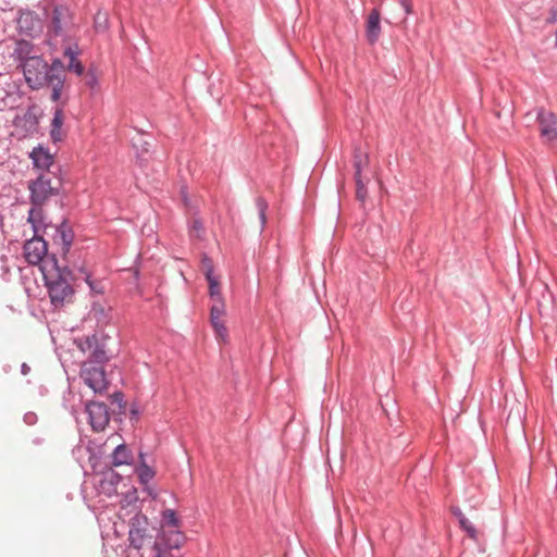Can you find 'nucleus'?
Returning a JSON list of instances; mask_svg holds the SVG:
<instances>
[{
  "mask_svg": "<svg viewBox=\"0 0 557 557\" xmlns=\"http://www.w3.org/2000/svg\"><path fill=\"white\" fill-rule=\"evenodd\" d=\"M548 23L557 22V9H552L549 12V17L547 18Z\"/></svg>",
  "mask_w": 557,
  "mask_h": 557,
  "instance_id": "39",
  "label": "nucleus"
},
{
  "mask_svg": "<svg viewBox=\"0 0 557 557\" xmlns=\"http://www.w3.org/2000/svg\"><path fill=\"white\" fill-rule=\"evenodd\" d=\"M185 543V535L180 530L163 529L157 540L153 542L152 549L171 552L181 548Z\"/></svg>",
  "mask_w": 557,
  "mask_h": 557,
  "instance_id": "10",
  "label": "nucleus"
},
{
  "mask_svg": "<svg viewBox=\"0 0 557 557\" xmlns=\"http://www.w3.org/2000/svg\"><path fill=\"white\" fill-rule=\"evenodd\" d=\"M87 345L90 347L91 346V342L88 339L87 341Z\"/></svg>",
  "mask_w": 557,
  "mask_h": 557,
  "instance_id": "46",
  "label": "nucleus"
},
{
  "mask_svg": "<svg viewBox=\"0 0 557 557\" xmlns=\"http://www.w3.org/2000/svg\"><path fill=\"white\" fill-rule=\"evenodd\" d=\"M368 164V156L361 152L355 156L356 180L360 178L361 170Z\"/></svg>",
  "mask_w": 557,
  "mask_h": 557,
  "instance_id": "27",
  "label": "nucleus"
},
{
  "mask_svg": "<svg viewBox=\"0 0 557 557\" xmlns=\"http://www.w3.org/2000/svg\"><path fill=\"white\" fill-rule=\"evenodd\" d=\"M86 282H87V284L89 285V287L91 289H96V287L94 286L92 282L90 281V276L89 275L86 276Z\"/></svg>",
  "mask_w": 557,
  "mask_h": 557,
  "instance_id": "41",
  "label": "nucleus"
},
{
  "mask_svg": "<svg viewBox=\"0 0 557 557\" xmlns=\"http://www.w3.org/2000/svg\"><path fill=\"white\" fill-rule=\"evenodd\" d=\"M91 358L96 361V362H103L107 360V356H106V352L104 350L102 349H99V348H96L92 352H91Z\"/></svg>",
  "mask_w": 557,
  "mask_h": 557,
  "instance_id": "32",
  "label": "nucleus"
},
{
  "mask_svg": "<svg viewBox=\"0 0 557 557\" xmlns=\"http://www.w3.org/2000/svg\"><path fill=\"white\" fill-rule=\"evenodd\" d=\"M61 183L51 173H44L29 183L30 201L35 207H41L51 196L59 193Z\"/></svg>",
  "mask_w": 557,
  "mask_h": 557,
  "instance_id": "1",
  "label": "nucleus"
},
{
  "mask_svg": "<svg viewBox=\"0 0 557 557\" xmlns=\"http://www.w3.org/2000/svg\"><path fill=\"white\" fill-rule=\"evenodd\" d=\"M454 515L458 518L460 527L467 532L469 537L476 540L478 532L472 523L463 516L459 508L453 510Z\"/></svg>",
  "mask_w": 557,
  "mask_h": 557,
  "instance_id": "23",
  "label": "nucleus"
},
{
  "mask_svg": "<svg viewBox=\"0 0 557 557\" xmlns=\"http://www.w3.org/2000/svg\"><path fill=\"white\" fill-rule=\"evenodd\" d=\"M47 252V243L37 234L24 245V257L29 264L37 265L42 262Z\"/></svg>",
  "mask_w": 557,
  "mask_h": 557,
  "instance_id": "9",
  "label": "nucleus"
},
{
  "mask_svg": "<svg viewBox=\"0 0 557 557\" xmlns=\"http://www.w3.org/2000/svg\"><path fill=\"white\" fill-rule=\"evenodd\" d=\"M357 198L360 200H363L366 197V189L363 185L361 184V180L357 178Z\"/></svg>",
  "mask_w": 557,
  "mask_h": 557,
  "instance_id": "33",
  "label": "nucleus"
},
{
  "mask_svg": "<svg viewBox=\"0 0 557 557\" xmlns=\"http://www.w3.org/2000/svg\"><path fill=\"white\" fill-rule=\"evenodd\" d=\"M537 121L540 124V133L541 136L552 141L557 138V129H556V116L552 112H547L544 110H541L537 113Z\"/></svg>",
  "mask_w": 557,
  "mask_h": 557,
  "instance_id": "12",
  "label": "nucleus"
},
{
  "mask_svg": "<svg viewBox=\"0 0 557 557\" xmlns=\"http://www.w3.org/2000/svg\"><path fill=\"white\" fill-rule=\"evenodd\" d=\"M140 519H143L146 522V517H143V518L137 517L136 521H137L138 524H140V521H139Z\"/></svg>",
  "mask_w": 557,
  "mask_h": 557,
  "instance_id": "44",
  "label": "nucleus"
},
{
  "mask_svg": "<svg viewBox=\"0 0 557 557\" xmlns=\"http://www.w3.org/2000/svg\"><path fill=\"white\" fill-rule=\"evenodd\" d=\"M28 222L32 224L35 234H38L46 227L45 215L41 207H35L28 212Z\"/></svg>",
  "mask_w": 557,
  "mask_h": 557,
  "instance_id": "20",
  "label": "nucleus"
},
{
  "mask_svg": "<svg viewBox=\"0 0 557 557\" xmlns=\"http://www.w3.org/2000/svg\"><path fill=\"white\" fill-rule=\"evenodd\" d=\"M73 27V17L71 11L63 5H57L51 15L49 32L54 36H63L70 33Z\"/></svg>",
  "mask_w": 557,
  "mask_h": 557,
  "instance_id": "4",
  "label": "nucleus"
},
{
  "mask_svg": "<svg viewBox=\"0 0 557 557\" xmlns=\"http://www.w3.org/2000/svg\"><path fill=\"white\" fill-rule=\"evenodd\" d=\"M202 268H203V271L205 273L210 269L211 270V275H213V265H212V262L209 258H203L202 260Z\"/></svg>",
  "mask_w": 557,
  "mask_h": 557,
  "instance_id": "36",
  "label": "nucleus"
},
{
  "mask_svg": "<svg viewBox=\"0 0 557 557\" xmlns=\"http://www.w3.org/2000/svg\"><path fill=\"white\" fill-rule=\"evenodd\" d=\"M38 125L37 108H28L22 115L16 116V127L22 128V136H28L36 132Z\"/></svg>",
  "mask_w": 557,
  "mask_h": 557,
  "instance_id": "13",
  "label": "nucleus"
},
{
  "mask_svg": "<svg viewBox=\"0 0 557 557\" xmlns=\"http://www.w3.org/2000/svg\"><path fill=\"white\" fill-rule=\"evenodd\" d=\"M64 55L69 58V62L72 61V60H76V52L72 50V48H67L65 51H64Z\"/></svg>",
  "mask_w": 557,
  "mask_h": 557,
  "instance_id": "38",
  "label": "nucleus"
},
{
  "mask_svg": "<svg viewBox=\"0 0 557 557\" xmlns=\"http://www.w3.org/2000/svg\"><path fill=\"white\" fill-rule=\"evenodd\" d=\"M61 240H62V244L64 245V247L69 248L70 245L72 244V239H73V234H72V231L71 228L65 225V224H62L58 230H57Z\"/></svg>",
  "mask_w": 557,
  "mask_h": 557,
  "instance_id": "26",
  "label": "nucleus"
},
{
  "mask_svg": "<svg viewBox=\"0 0 557 557\" xmlns=\"http://www.w3.org/2000/svg\"><path fill=\"white\" fill-rule=\"evenodd\" d=\"M153 471L145 463L138 469V476L143 483L148 482L153 476Z\"/></svg>",
  "mask_w": 557,
  "mask_h": 557,
  "instance_id": "28",
  "label": "nucleus"
},
{
  "mask_svg": "<svg viewBox=\"0 0 557 557\" xmlns=\"http://www.w3.org/2000/svg\"><path fill=\"white\" fill-rule=\"evenodd\" d=\"M86 85L90 88H96L98 86V76L94 69H89L85 76Z\"/></svg>",
  "mask_w": 557,
  "mask_h": 557,
  "instance_id": "29",
  "label": "nucleus"
},
{
  "mask_svg": "<svg viewBox=\"0 0 557 557\" xmlns=\"http://www.w3.org/2000/svg\"><path fill=\"white\" fill-rule=\"evenodd\" d=\"M86 411L92 430L103 431L110 421L107 406L103 403L90 401L86 405Z\"/></svg>",
  "mask_w": 557,
  "mask_h": 557,
  "instance_id": "8",
  "label": "nucleus"
},
{
  "mask_svg": "<svg viewBox=\"0 0 557 557\" xmlns=\"http://www.w3.org/2000/svg\"><path fill=\"white\" fill-rule=\"evenodd\" d=\"M112 466L120 467L123 465H131L133 461V454L131 449L124 445H117L114 451L112 453Z\"/></svg>",
  "mask_w": 557,
  "mask_h": 557,
  "instance_id": "17",
  "label": "nucleus"
},
{
  "mask_svg": "<svg viewBox=\"0 0 557 557\" xmlns=\"http://www.w3.org/2000/svg\"><path fill=\"white\" fill-rule=\"evenodd\" d=\"M138 502V493L135 487H131L121 500L122 509H126L129 506H134Z\"/></svg>",
  "mask_w": 557,
  "mask_h": 557,
  "instance_id": "25",
  "label": "nucleus"
},
{
  "mask_svg": "<svg viewBox=\"0 0 557 557\" xmlns=\"http://www.w3.org/2000/svg\"><path fill=\"white\" fill-rule=\"evenodd\" d=\"M28 370H29V368L24 363V364L22 366V371H23V373H24V374H26V373L28 372Z\"/></svg>",
  "mask_w": 557,
  "mask_h": 557,
  "instance_id": "42",
  "label": "nucleus"
},
{
  "mask_svg": "<svg viewBox=\"0 0 557 557\" xmlns=\"http://www.w3.org/2000/svg\"><path fill=\"white\" fill-rule=\"evenodd\" d=\"M180 528V521L175 515V511L172 509H166L163 511V525L162 530H178Z\"/></svg>",
  "mask_w": 557,
  "mask_h": 557,
  "instance_id": "24",
  "label": "nucleus"
},
{
  "mask_svg": "<svg viewBox=\"0 0 557 557\" xmlns=\"http://www.w3.org/2000/svg\"><path fill=\"white\" fill-rule=\"evenodd\" d=\"M24 421H25L27 424L32 425V424H34V423L37 421V417H36V414H35V413H33V412H27V413L24 416Z\"/></svg>",
  "mask_w": 557,
  "mask_h": 557,
  "instance_id": "37",
  "label": "nucleus"
},
{
  "mask_svg": "<svg viewBox=\"0 0 557 557\" xmlns=\"http://www.w3.org/2000/svg\"><path fill=\"white\" fill-rule=\"evenodd\" d=\"M25 81L32 89H39L45 85L50 86L48 64L41 58H27L23 64Z\"/></svg>",
  "mask_w": 557,
  "mask_h": 557,
  "instance_id": "2",
  "label": "nucleus"
},
{
  "mask_svg": "<svg viewBox=\"0 0 557 557\" xmlns=\"http://www.w3.org/2000/svg\"><path fill=\"white\" fill-rule=\"evenodd\" d=\"M153 556L152 557H174L171 552L168 550H160L159 547L157 549H152Z\"/></svg>",
  "mask_w": 557,
  "mask_h": 557,
  "instance_id": "34",
  "label": "nucleus"
},
{
  "mask_svg": "<svg viewBox=\"0 0 557 557\" xmlns=\"http://www.w3.org/2000/svg\"><path fill=\"white\" fill-rule=\"evenodd\" d=\"M226 307L224 301H218L211 304L210 308V322L214 330L215 337L221 343H227L228 341V331L225 325V317Z\"/></svg>",
  "mask_w": 557,
  "mask_h": 557,
  "instance_id": "7",
  "label": "nucleus"
},
{
  "mask_svg": "<svg viewBox=\"0 0 557 557\" xmlns=\"http://www.w3.org/2000/svg\"><path fill=\"white\" fill-rule=\"evenodd\" d=\"M401 7L405 9L406 14H410L412 12L411 0H398Z\"/></svg>",
  "mask_w": 557,
  "mask_h": 557,
  "instance_id": "35",
  "label": "nucleus"
},
{
  "mask_svg": "<svg viewBox=\"0 0 557 557\" xmlns=\"http://www.w3.org/2000/svg\"><path fill=\"white\" fill-rule=\"evenodd\" d=\"M121 475L114 471H110L100 481V490L108 496L116 493V484L120 482Z\"/></svg>",
  "mask_w": 557,
  "mask_h": 557,
  "instance_id": "18",
  "label": "nucleus"
},
{
  "mask_svg": "<svg viewBox=\"0 0 557 557\" xmlns=\"http://www.w3.org/2000/svg\"><path fill=\"white\" fill-rule=\"evenodd\" d=\"M206 278L209 283V294H210L212 304L218 302L219 300L224 301L222 294H221L220 284H219L218 280L213 275H211L210 269L206 272Z\"/></svg>",
  "mask_w": 557,
  "mask_h": 557,
  "instance_id": "21",
  "label": "nucleus"
},
{
  "mask_svg": "<svg viewBox=\"0 0 557 557\" xmlns=\"http://www.w3.org/2000/svg\"><path fill=\"white\" fill-rule=\"evenodd\" d=\"M30 157L34 161V164L37 168H41V169H48L52 164V161H53L52 157L41 148L34 149Z\"/></svg>",
  "mask_w": 557,
  "mask_h": 557,
  "instance_id": "22",
  "label": "nucleus"
},
{
  "mask_svg": "<svg viewBox=\"0 0 557 557\" xmlns=\"http://www.w3.org/2000/svg\"><path fill=\"white\" fill-rule=\"evenodd\" d=\"M257 208L259 210L261 223L264 224L265 223L267 202L263 199L259 198L257 200Z\"/></svg>",
  "mask_w": 557,
  "mask_h": 557,
  "instance_id": "31",
  "label": "nucleus"
},
{
  "mask_svg": "<svg viewBox=\"0 0 557 557\" xmlns=\"http://www.w3.org/2000/svg\"><path fill=\"white\" fill-rule=\"evenodd\" d=\"M17 25L21 30L32 34L40 28V20L34 12L25 11L20 14Z\"/></svg>",
  "mask_w": 557,
  "mask_h": 557,
  "instance_id": "15",
  "label": "nucleus"
},
{
  "mask_svg": "<svg viewBox=\"0 0 557 557\" xmlns=\"http://www.w3.org/2000/svg\"><path fill=\"white\" fill-rule=\"evenodd\" d=\"M50 76V86L52 87L51 99L58 101L61 97V90L65 78V67L60 60H54L50 66H48Z\"/></svg>",
  "mask_w": 557,
  "mask_h": 557,
  "instance_id": "11",
  "label": "nucleus"
},
{
  "mask_svg": "<svg viewBox=\"0 0 557 557\" xmlns=\"http://www.w3.org/2000/svg\"><path fill=\"white\" fill-rule=\"evenodd\" d=\"M194 227H195L196 230H197V228H199L198 222H195V223H194Z\"/></svg>",
  "mask_w": 557,
  "mask_h": 557,
  "instance_id": "45",
  "label": "nucleus"
},
{
  "mask_svg": "<svg viewBox=\"0 0 557 557\" xmlns=\"http://www.w3.org/2000/svg\"><path fill=\"white\" fill-rule=\"evenodd\" d=\"M381 35V13L379 9H373L368 15L366 22V37L370 45H374Z\"/></svg>",
  "mask_w": 557,
  "mask_h": 557,
  "instance_id": "14",
  "label": "nucleus"
},
{
  "mask_svg": "<svg viewBox=\"0 0 557 557\" xmlns=\"http://www.w3.org/2000/svg\"><path fill=\"white\" fill-rule=\"evenodd\" d=\"M226 307L224 301H218L211 304L210 308V322L214 330L215 337L221 343H227L228 341V331L225 325V317Z\"/></svg>",
  "mask_w": 557,
  "mask_h": 557,
  "instance_id": "6",
  "label": "nucleus"
},
{
  "mask_svg": "<svg viewBox=\"0 0 557 557\" xmlns=\"http://www.w3.org/2000/svg\"><path fill=\"white\" fill-rule=\"evenodd\" d=\"M85 384L95 393L102 394L108 389L109 382L102 367L90 363H84L81 371Z\"/></svg>",
  "mask_w": 557,
  "mask_h": 557,
  "instance_id": "3",
  "label": "nucleus"
},
{
  "mask_svg": "<svg viewBox=\"0 0 557 557\" xmlns=\"http://www.w3.org/2000/svg\"><path fill=\"white\" fill-rule=\"evenodd\" d=\"M48 287L51 302L55 308L63 307L65 304L71 302L74 290L65 278L59 277L58 280L50 281Z\"/></svg>",
  "mask_w": 557,
  "mask_h": 557,
  "instance_id": "5",
  "label": "nucleus"
},
{
  "mask_svg": "<svg viewBox=\"0 0 557 557\" xmlns=\"http://www.w3.org/2000/svg\"><path fill=\"white\" fill-rule=\"evenodd\" d=\"M151 540V535L146 532V529H141L139 527H135L133 523V528L129 530V542L131 546L140 549Z\"/></svg>",
  "mask_w": 557,
  "mask_h": 557,
  "instance_id": "16",
  "label": "nucleus"
},
{
  "mask_svg": "<svg viewBox=\"0 0 557 557\" xmlns=\"http://www.w3.org/2000/svg\"><path fill=\"white\" fill-rule=\"evenodd\" d=\"M27 44L26 42H21L20 44V49L23 50L24 48H27Z\"/></svg>",
  "mask_w": 557,
  "mask_h": 557,
  "instance_id": "43",
  "label": "nucleus"
},
{
  "mask_svg": "<svg viewBox=\"0 0 557 557\" xmlns=\"http://www.w3.org/2000/svg\"><path fill=\"white\" fill-rule=\"evenodd\" d=\"M67 70L70 72H74L78 76H82L84 73V66L77 59L69 62Z\"/></svg>",
  "mask_w": 557,
  "mask_h": 557,
  "instance_id": "30",
  "label": "nucleus"
},
{
  "mask_svg": "<svg viewBox=\"0 0 557 557\" xmlns=\"http://www.w3.org/2000/svg\"><path fill=\"white\" fill-rule=\"evenodd\" d=\"M111 397L113 398L114 401L121 403L122 399H123V394L122 393H114Z\"/></svg>",
  "mask_w": 557,
  "mask_h": 557,
  "instance_id": "40",
  "label": "nucleus"
},
{
  "mask_svg": "<svg viewBox=\"0 0 557 557\" xmlns=\"http://www.w3.org/2000/svg\"><path fill=\"white\" fill-rule=\"evenodd\" d=\"M64 123V114L62 110L58 109L54 112V116L51 121V131L50 135L53 141H60L64 137V133L62 132V125Z\"/></svg>",
  "mask_w": 557,
  "mask_h": 557,
  "instance_id": "19",
  "label": "nucleus"
}]
</instances>
